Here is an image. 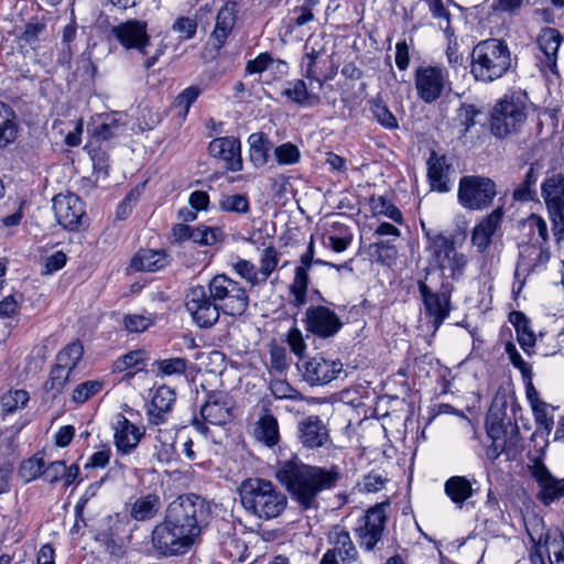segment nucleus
Masks as SVG:
<instances>
[{"label":"nucleus","mask_w":564,"mask_h":564,"mask_svg":"<svg viewBox=\"0 0 564 564\" xmlns=\"http://www.w3.org/2000/svg\"><path fill=\"white\" fill-rule=\"evenodd\" d=\"M212 518L210 505L195 495L172 501L162 522L152 531L153 547L162 555L186 553L200 538Z\"/></svg>","instance_id":"1"},{"label":"nucleus","mask_w":564,"mask_h":564,"mask_svg":"<svg viewBox=\"0 0 564 564\" xmlns=\"http://www.w3.org/2000/svg\"><path fill=\"white\" fill-rule=\"evenodd\" d=\"M274 475L304 510L317 509L319 494L335 488L341 478L338 466H313L303 463L296 456L279 462Z\"/></svg>","instance_id":"2"},{"label":"nucleus","mask_w":564,"mask_h":564,"mask_svg":"<svg viewBox=\"0 0 564 564\" xmlns=\"http://www.w3.org/2000/svg\"><path fill=\"white\" fill-rule=\"evenodd\" d=\"M274 475L304 510L317 509L319 494L335 488L341 478L338 466H313L303 463L296 456L279 462Z\"/></svg>","instance_id":"3"},{"label":"nucleus","mask_w":564,"mask_h":564,"mask_svg":"<svg viewBox=\"0 0 564 564\" xmlns=\"http://www.w3.org/2000/svg\"><path fill=\"white\" fill-rule=\"evenodd\" d=\"M239 496L245 510L261 520L278 518L288 506L286 495L272 481L259 477L243 480Z\"/></svg>","instance_id":"4"},{"label":"nucleus","mask_w":564,"mask_h":564,"mask_svg":"<svg viewBox=\"0 0 564 564\" xmlns=\"http://www.w3.org/2000/svg\"><path fill=\"white\" fill-rule=\"evenodd\" d=\"M530 112L531 104L527 93L517 90L506 94L492 109L491 133L498 139L521 133Z\"/></svg>","instance_id":"5"},{"label":"nucleus","mask_w":564,"mask_h":564,"mask_svg":"<svg viewBox=\"0 0 564 564\" xmlns=\"http://www.w3.org/2000/svg\"><path fill=\"white\" fill-rule=\"evenodd\" d=\"M511 67V54L507 43L499 39L479 42L471 52V74L477 80L494 82Z\"/></svg>","instance_id":"6"},{"label":"nucleus","mask_w":564,"mask_h":564,"mask_svg":"<svg viewBox=\"0 0 564 564\" xmlns=\"http://www.w3.org/2000/svg\"><path fill=\"white\" fill-rule=\"evenodd\" d=\"M207 286L225 315L238 317L245 314L249 306V295L240 282L226 274H217L210 279Z\"/></svg>","instance_id":"7"},{"label":"nucleus","mask_w":564,"mask_h":564,"mask_svg":"<svg viewBox=\"0 0 564 564\" xmlns=\"http://www.w3.org/2000/svg\"><path fill=\"white\" fill-rule=\"evenodd\" d=\"M533 543L532 564H564V535L558 529L544 531L541 521L528 529Z\"/></svg>","instance_id":"8"},{"label":"nucleus","mask_w":564,"mask_h":564,"mask_svg":"<svg viewBox=\"0 0 564 564\" xmlns=\"http://www.w3.org/2000/svg\"><path fill=\"white\" fill-rule=\"evenodd\" d=\"M390 501L386 500L369 508L358 520L354 529L359 547L366 552H373L382 542L388 521L387 510Z\"/></svg>","instance_id":"9"},{"label":"nucleus","mask_w":564,"mask_h":564,"mask_svg":"<svg viewBox=\"0 0 564 564\" xmlns=\"http://www.w3.org/2000/svg\"><path fill=\"white\" fill-rule=\"evenodd\" d=\"M547 217L552 224V232L557 242L564 239V175L547 174L541 184Z\"/></svg>","instance_id":"10"},{"label":"nucleus","mask_w":564,"mask_h":564,"mask_svg":"<svg viewBox=\"0 0 564 564\" xmlns=\"http://www.w3.org/2000/svg\"><path fill=\"white\" fill-rule=\"evenodd\" d=\"M234 402L231 398L223 391H212L207 394L204 404L200 406L199 417H194V429L204 435L209 436L207 424L221 426L227 424L232 417Z\"/></svg>","instance_id":"11"},{"label":"nucleus","mask_w":564,"mask_h":564,"mask_svg":"<svg viewBox=\"0 0 564 564\" xmlns=\"http://www.w3.org/2000/svg\"><path fill=\"white\" fill-rule=\"evenodd\" d=\"M496 195V183L489 177L468 175L459 181L457 198L465 209H486L491 205Z\"/></svg>","instance_id":"12"},{"label":"nucleus","mask_w":564,"mask_h":564,"mask_svg":"<svg viewBox=\"0 0 564 564\" xmlns=\"http://www.w3.org/2000/svg\"><path fill=\"white\" fill-rule=\"evenodd\" d=\"M429 237V250L441 270H449L453 280L459 279L468 263L467 257L458 252L452 237L438 234Z\"/></svg>","instance_id":"13"},{"label":"nucleus","mask_w":564,"mask_h":564,"mask_svg":"<svg viewBox=\"0 0 564 564\" xmlns=\"http://www.w3.org/2000/svg\"><path fill=\"white\" fill-rule=\"evenodd\" d=\"M185 306L194 323L200 328H209L219 321L221 311L212 297L208 286L191 288L185 297Z\"/></svg>","instance_id":"14"},{"label":"nucleus","mask_w":564,"mask_h":564,"mask_svg":"<svg viewBox=\"0 0 564 564\" xmlns=\"http://www.w3.org/2000/svg\"><path fill=\"white\" fill-rule=\"evenodd\" d=\"M297 368L303 379L312 387L328 384L344 371V365L339 359L327 358L321 354L302 358Z\"/></svg>","instance_id":"15"},{"label":"nucleus","mask_w":564,"mask_h":564,"mask_svg":"<svg viewBox=\"0 0 564 564\" xmlns=\"http://www.w3.org/2000/svg\"><path fill=\"white\" fill-rule=\"evenodd\" d=\"M452 291L453 286L447 282H443L437 291H433L422 281L419 282V292L423 300L425 313L432 324L433 333L449 316Z\"/></svg>","instance_id":"16"},{"label":"nucleus","mask_w":564,"mask_h":564,"mask_svg":"<svg viewBox=\"0 0 564 564\" xmlns=\"http://www.w3.org/2000/svg\"><path fill=\"white\" fill-rule=\"evenodd\" d=\"M327 542L330 547L323 554L319 564H360L359 551L345 528L334 527Z\"/></svg>","instance_id":"17"},{"label":"nucleus","mask_w":564,"mask_h":564,"mask_svg":"<svg viewBox=\"0 0 564 564\" xmlns=\"http://www.w3.org/2000/svg\"><path fill=\"white\" fill-rule=\"evenodd\" d=\"M111 35L127 51H137L142 55L149 53L151 37L148 33V23L143 20L130 19L113 25Z\"/></svg>","instance_id":"18"},{"label":"nucleus","mask_w":564,"mask_h":564,"mask_svg":"<svg viewBox=\"0 0 564 564\" xmlns=\"http://www.w3.org/2000/svg\"><path fill=\"white\" fill-rule=\"evenodd\" d=\"M313 264H323L335 268L340 271L343 268H347V263L334 264L321 259H314V241L311 238L307 250L301 256L300 265L295 268L294 279L290 286L291 293L294 296L293 304L296 307H301L306 303V293L308 286V270Z\"/></svg>","instance_id":"19"},{"label":"nucleus","mask_w":564,"mask_h":564,"mask_svg":"<svg viewBox=\"0 0 564 564\" xmlns=\"http://www.w3.org/2000/svg\"><path fill=\"white\" fill-rule=\"evenodd\" d=\"M447 83V73L436 66L420 67L415 75V87L420 98L431 104L443 94Z\"/></svg>","instance_id":"20"},{"label":"nucleus","mask_w":564,"mask_h":564,"mask_svg":"<svg viewBox=\"0 0 564 564\" xmlns=\"http://www.w3.org/2000/svg\"><path fill=\"white\" fill-rule=\"evenodd\" d=\"M549 260L550 251L546 245H540L539 242L521 243L514 276L525 280L530 274L544 269Z\"/></svg>","instance_id":"21"},{"label":"nucleus","mask_w":564,"mask_h":564,"mask_svg":"<svg viewBox=\"0 0 564 564\" xmlns=\"http://www.w3.org/2000/svg\"><path fill=\"white\" fill-rule=\"evenodd\" d=\"M306 329L323 338L333 337L343 326L339 316L326 306L308 307L305 314Z\"/></svg>","instance_id":"22"},{"label":"nucleus","mask_w":564,"mask_h":564,"mask_svg":"<svg viewBox=\"0 0 564 564\" xmlns=\"http://www.w3.org/2000/svg\"><path fill=\"white\" fill-rule=\"evenodd\" d=\"M53 210L57 223L66 229L75 230L85 216L83 200L75 194H59L53 198Z\"/></svg>","instance_id":"23"},{"label":"nucleus","mask_w":564,"mask_h":564,"mask_svg":"<svg viewBox=\"0 0 564 564\" xmlns=\"http://www.w3.org/2000/svg\"><path fill=\"white\" fill-rule=\"evenodd\" d=\"M208 153L224 162L225 167L232 172L242 170L241 143L236 137H219L209 142Z\"/></svg>","instance_id":"24"},{"label":"nucleus","mask_w":564,"mask_h":564,"mask_svg":"<svg viewBox=\"0 0 564 564\" xmlns=\"http://www.w3.org/2000/svg\"><path fill=\"white\" fill-rule=\"evenodd\" d=\"M563 41L564 36L562 33L557 29L550 26L542 28L536 36L538 48L543 55L541 63L553 75H558V50Z\"/></svg>","instance_id":"25"},{"label":"nucleus","mask_w":564,"mask_h":564,"mask_svg":"<svg viewBox=\"0 0 564 564\" xmlns=\"http://www.w3.org/2000/svg\"><path fill=\"white\" fill-rule=\"evenodd\" d=\"M299 440L308 449L325 446L329 441V431L323 420L317 415H311L299 422Z\"/></svg>","instance_id":"26"},{"label":"nucleus","mask_w":564,"mask_h":564,"mask_svg":"<svg viewBox=\"0 0 564 564\" xmlns=\"http://www.w3.org/2000/svg\"><path fill=\"white\" fill-rule=\"evenodd\" d=\"M113 440L117 451L122 455L132 453L143 435L141 430L124 415L118 413L112 421Z\"/></svg>","instance_id":"27"},{"label":"nucleus","mask_w":564,"mask_h":564,"mask_svg":"<svg viewBox=\"0 0 564 564\" xmlns=\"http://www.w3.org/2000/svg\"><path fill=\"white\" fill-rule=\"evenodd\" d=\"M503 216L502 207L494 209L471 232V243L479 252H484L491 243V238L499 228Z\"/></svg>","instance_id":"28"},{"label":"nucleus","mask_w":564,"mask_h":564,"mask_svg":"<svg viewBox=\"0 0 564 564\" xmlns=\"http://www.w3.org/2000/svg\"><path fill=\"white\" fill-rule=\"evenodd\" d=\"M319 91H315L314 84L310 86L303 79L288 80L281 95L301 107H314L321 104Z\"/></svg>","instance_id":"29"},{"label":"nucleus","mask_w":564,"mask_h":564,"mask_svg":"<svg viewBox=\"0 0 564 564\" xmlns=\"http://www.w3.org/2000/svg\"><path fill=\"white\" fill-rule=\"evenodd\" d=\"M237 19L236 2H226L217 12L216 24L212 33L213 45L220 48L230 35Z\"/></svg>","instance_id":"30"},{"label":"nucleus","mask_w":564,"mask_h":564,"mask_svg":"<svg viewBox=\"0 0 564 564\" xmlns=\"http://www.w3.org/2000/svg\"><path fill=\"white\" fill-rule=\"evenodd\" d=\"M174 402L175 391L166 386L159 387L148 408L149 422L154 425L165 423Z\"/></svg>","instance_id":"31"},{"label":"nucleus","mask_w":564,"mask_h":564,"mask_svg":"<svg viewBox=\"0 0 564 564\" xmlns=\"http://www.w3.org/2000/svg\"><path fill=\"white\" fill-rule=\"evenodd\" d=\"M47 37V25L42 20H33L29 22L23 31L17 37L19 50L24 56L30 54V51L36 52L41 47V43Z\"/></svg>","instance_id":"32"},{"label":"nucleus","mask_w":564,"mask_h":564,"mask_svg":"<svg viewBox=\"0 0 564 564\" xmlns=\"http://www.w3.org/2000/svg\"><path fill=\"white\" fill-rule=\"evenodd\" d=\"M448 170L449 166L446 164L445 158L437 156L433 152L427 161V176L432 189L441 193L449 191Z\"/></svg>","instance_id":"33"},{"label":"nucleus","mask_w":564,"mask_h":564,"mask_svg":"<svg viewBox=\"0 0 564 564\" xmlns=\"http://www.w3.org/2000/svg\"><path fill=\"white\" fill-rule=\"evenodd\" d=\"M532 475L539 482L541 495L546 503L563 495L560 481L551 475L544 464H535L532 469Z\"/></svg>","instance_id":"34"},{"label":"nucleus","mask_w":564,"mask_h":564,"mask_svg":"<svg viewBox=\"0 0 564 564\" xmlns=\"http://www.w3.org/2000/svg\"><path fill=\"white\" fill-rule=\"evenodd\" d=\"M169 257L164 251L142 249L131 259V268L137 271L154 272L166 267Z\"/></svg>","instance_id":"35"},{"label":"nucleus","mask_w":564,"mask_h":564,"mask_svg":"<svg viewBox=\"0 0 564 564\" xmlns=\"http://www.w3.org/2000/svg\"><path fill=\"white\" fill-rule=\"evenodd\" d=\"M160 509V497L155 494H149L137 498L131 503L129 514L135 521H149L158 514Z\"/></svg>","instance_id":"36"},{"label":"nucleus","mask_w":564,"mask_h":564,"mask_svg":"<svg viewBox=\"0 0 564 564\" xmlns=\"http://www.w3.org/2000/svg\"><path fill=\"white\" fill-rule=\"evenodd\" d=\"M444 491L458 508H463L464 503L474 495L471 482L464 476L449 477L444 484Z\"/></svg>","instance_id":"37"},{"label":"nucleus","mask_w":564,"mask_h":564,"mask_svg":"<svg viewBox=\"0 0 564 564\" xmlns=\"http://www.w3.org/2000/svg\"><path fill=\"white\" fill-rule=\"evenodd\" d=\"M253 436L257 441L263 443L268 447L276 445L280 440L276 419L270 413L261 415L256 422Z\"/></svg>","instance_id":"38"},{"label":"nucleus","mask_w":564,"mask_h":564,"mask_svg":"<svg viewBox=\"0 0 564 564\" xmlns=\"http://www.w3.org/2000/svg\"><path fill=\"white\" fill-rule=\"evenodd\" d=\"M249 158L254 167L264 166L269 160V153L273 143L263 132L251 133L248 138Z\"/></svg>","instance_id":"39"},{"label":"nucleus","mask_w":564,"mask_h":564,"mask_svg":"<svg viewBox=\"0 0 564 564\" xmlns=\"http://www.w3.org/2000/svg\"><path fill=\"white\" fill-rule=\"evenodd\" d=\"M510 323L514 326L517 339L521 348L528 354L535 346V335L530 327V322L522 312H512L510 314Z\"/></svg>","instance_id":"40"},{"label":"nucleus","mask_w":564,"mask_h":564,"mask_svg":"<svg viewBox=\"0 0 564 564\" xmlns=\"http://www.w3.org/2000/svg\"><path fill=\"white\" fill-rule=\"evenodd\" d=\"M18 137V122L14 111L0 101V148L13 143Z\"/></svg>","instance_id":"41"},{"label":"nucleus","mask_w":564,"mask_h":564,"mask_svg":"<svg viewBox=\"0 0 564 564\" xmlns=\"http://www.w3.org/2000/svg\"><path fill=\"white\" fill-rule=\"evenodd\" d=\"M83 354L84 348L79 341L69 343L57 354L55 365L74 372Z\"/></svg>","instance_id":"42"},{"label":"nucleus","mask_w":564,"mask_h":564,"mask_svg":"<svg viewBox=\"0 0 564 564\" xmlns=\"http://www.w3.org/2000/svg\"><path fill=\"white\" fill-rule=\"evenodd\" d=\"M523 228L530 236L529 242H539L546 245L549 241V228L545 219L536 214H531L524 221Z\"/></svg>","instance_id":"43"},{"label":"nucleus","mask_w":564,"mask_h":564,"mask_svg":"<svg viewBox=\"0 0 564 564\" xmlns=\"http://www.w3.org/2000/svg\"><path fill=\"white\" fill-rule=\"evenodd\" d=\"M327 61L322 58H315V56H310L308 54H304L302 62H301V68L303 76L310 82V86L312 84H317V89L322 90L324 87V84L326 82V78L323 79L319 76L322 66L326 65Z\"/></svg>","instance_id":"44"},{"label":"nucleus","mask_w":564,"mask_h":564,"mask_svg":"<svg viewBox=\"0 0 564 564\" xmlns=\"http://www.w3.org/2000/svg\"><path fill=\"white\" fill-rule=\"evenodd\" d=\"M539 175L535 169L531 165L525 173L524 180L513 191V198L518 202L533 200L536 195L535 184Z\"/></svg>","instance_id":"45"},{"label":"nucleus","mask_w":564,"mask_h":564,"mask_svg":"<svg viewBox=\"0 0 564 564\" xmlns=\"http://www.w3.org/2000/svg\"><path fill=\"white\" fill-rule=\"evenodd\" d=\"M479 115V111L473 105H462L457 110L456 118L454 119L455 129L459 138H464L471 128L475 127V117Z\"/></svg>","instance_id":"46"},{"label":"nucleus","mask_w":564,"mask_h":564,"mask_svg":"<svg viewBox=\"0 0 564 564\" xmlns=\"http://www.w3.org/2000/svg\"><path fill=\"white\" fill-rule=\"evenodd\" d=\"M29 392L23 389L10 390L1 397V408L4 414L22 410L29 402Z\"/></svg>","instance_id":"47"},{"label":"nucleus","mask_w":564,"mask_h":564,"mask_svg":"<svg viewBox=\"0 0 564 564\" xmlns=\"http://www.w3.org/2000/svg\"><path fill=\"white\" fill-rule=\"evenodd\" d=\"M369 105L372 117L383 128L394 130L399 127L398 119L381 99H371Z\"/></svg>","instance_id":"48"},{"label":"nucleus","mask_w":564,"mask_h":564,"mask_svg":"<svg viewBox=\"0 0 564 564\" xmlns=\"http://www.w3.org/2000/svg\"><path fill=\"white\" fill-rule=\"evenodd\" d=\"M153 366L155 367L156 376H180L185 373L188 360L182 357L167 358L155 361Z\"/></svg>","instance_id":"49"},{"label":"nucleus","mask_w":564,"mask_h":564,"mask_svg":"<svg viewBox=\"0 0 564 564\" xmlns=\"http://www.w3.org/2000/svg\"><path fill=\"white\" fill-rule=\"evenodd\" d=\"M74 372L55 365L45 382V389L56 395L61 393L66 383L73 380Z\"/></svg>","instance_id":"50"},{"label":"nucleus","mask_w":564,"mask_h":564,"mask_svg":"<svg viewBox=\"0 0 564 564\" xmlns=\"http://www.w3.org/2000/svg\"><path fill=\"white\" fill-rule=\"evenodd\" d=\"M219 207L227 213L247 214L250 210V203L247 195L226 194L219 198Z\"/></svg>","instance_id":"51"},{"label":"nucleus","mask_w":564,"mask_h":564,"mask_svg":"<svg viewBox=\"0 0 564 564\" xmlns=\"http://www.w3.org/2000/svg\"><path fill=\"white\" fill-rule=\"evenodd\" d=\"M223 231L204 225L192 227L191 241L202 246H213L220 240Z\"/></svg>","instance_id":"52"},{"label":"nucleus","mask_w":564,"mask_h":564,"mask_svg":"<svg viewBox=\"0 0 564 564\" xmlns=\"http://www.w3.org/2000/svg\"><path fill=\"white\" fill-rule=\"evenodd\" d=\"M370 206L375 215H383L398 224L402 223L401 212L386 197L372 196L370 198Z\"/></svg>","instance_id":"53"},{"label":"nucleus","mask_w":564,"mask_h":564,"mask_svg":"<svg viewBox=\"0 0 564 564\" xmlns=\"http://www.w3.org/2000/svg\"><path fill=\"white\" fill-rule=\"evenodd\" d=\"M328 44L329 41L324 34H311L305 42L304 51L310 56L328 61Z\"/></svg>","instance_id":"54"},{"label":"nucleus","mask_w":564,"mask_h":564,"mask_svg":"<svg viewBox=\"0 0 564 564\" xmlns=\"http://www.w3.org/2000/svg\"><path fill=\"white\" fill-rule=\"evenodd\" d=\"M104 383L99 380H88L79 383L72 392V401L77 404H83L90 398L98 394L102 389Z\"/></svg>","instance_id":"55"},{"label":"nucleus","mask_w":564,"mask_h":564,"mask_svg":"<svg viewBox=\"0 0 564 564\" xmlns=\"http://www.w3.org/2000/svg\"><path fill=\"white\" fill-rule=\"evenodd\" d=\"M153 457L161 464H169L176 458L175 442L171 436L164 440L162 436L156 437Z\"/></svg>","instance_id":"56"},{"label":"nucleus","mask_w":564,"mask_h":564,"mask_svg":"<svg viewBox=\"0 0 564 564\" xmlns=\"http://www.w3.org/2000/svg\"><path fill=\"white\" fill-rule=\"evenodd\" d=\"M45 462L43 457L37 455L24 460L21 464L19 474L20 477L25 481L30 482L40 476L44 475Z\"/></svg>","instance_id":"57"},{"label":"nucleus","mask_w":564,"mask_h":564,"mask_svg":"<svg viewBox=\"0 0 564 564\" xmlns=\"http://www.w3.org/2000/svg\"><path fill=\"white\" fill-rule=\"evenodd\" d=\"M273 153L278 164L280 165H293L300 162L301 152L299 148L291 143L285 142L273 149Z\"/></svg>","instance_id":"58"},{"label":"nucleus","mask_w":564,"mask_h":564,"mask_svg":"<svg viewBox=\"0 0 564 564\" xmlns=\"http://www.w3.org/2000/svg\"><path fill=\"white\" fill-rule=\"evenodd\" d=\"M200 88L191 86L184 89L174 100L173 108L178 109V115L185 118L188 113L189 107L200 95Z\"/></svg>","instance_id":"59"},{"label":"nucleus","mask_w":564,"mask_h":564,"mask_svg":"<svg viewBox=\"0 0 564 564\" xmlns=\"http://www.w3.org/2000/svg\"><path fill=\"white\" fill-rule=\"evenodd\" d=\"M124 131V124L117 118H107L99 127L96 128L94 135L99 140H109L121 134Z\"/></svg>","instance_id":"60"},{"label":"nucleus","mask_w":564,"mask_h":564,"mask_svg":"<svg viewBox=\"0 0 564 564\" xmlns=\"http://www.w3.org/2000/svg\"><path fill=\"white\" fill-rule=\"evenodd\" d=\"M232 267L235 272L251 285H259L263 283L260 278L259 270L251 261L240 259L234 263Z\"/></svg>","instance_id":"61"},{"label":"nucleus","mask_w":564,"mask_h":564,"mask_svg":"<svg viewBox=\"0 0 564 564\" xmlns=\"http://www.w3.org/2000/svg\"><path fill=\"white\" fill-rule=\"evenodd\" d=\"M279 262L278 252L273 247H268L262 251L260 259L259 273L264 283L272 272L276 269Z\"/></svg>","instance_id":"62"},{"label":"nucleus","mask_w":564,"mask_h":564,"mask_svg":"<svg viewBox=\"0 0 564 564\" xmlns=\"http://www.w3.org/2000/svg\"><path fill=\"white\" fill-rule=\"evenodd\" d=\"M270 390L275 399L299 400L302 398L296 389L285 380L281 379L272 380L270 383Z\"/></svg>","instance_id":"63"},{"label":"nucleus","mask_w":564,"mask_h":564,"mask_svg":"<svg viewBox=\"0 0 564 564\" xmlns=\"http://www.w3.org/2000/svg\"><path fill=\"white\" fill-rule=\"evenodd\" d=\"M505 350H506V354L509 357L510 362L516 368H518L521 371L523 378L528 379V380H531V378H532V368H531V366L528 362H525L523 360L521 355L518 352L514 344L508 341L506 344Z\"/></svg>","instance_id":"64"}]
</instances>
